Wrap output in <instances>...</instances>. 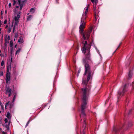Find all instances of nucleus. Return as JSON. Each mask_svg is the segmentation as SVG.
Listing matches in <instances>:
<instances>
[{"mask_svg": "<svg viewBox=\"0 0 134 134\" xmlns=\"http://www.w3.org/2000/svg\"><path fill=\"white\" fill-rule=\"evenodd\" d=\"M82 42L83 44V46L81 50L85 55V58H83L82 60L85 66V71L84 75H87V79L88 80L90 77H92L93 75V73H92L91 67L89 64V62H92L90 53L91 45L90 43H88L86 41H83Z\"/></svg>", "mask_w": 134, "mask_h": 134, "instance_id": "nucleus-1", "label": "nucleus"}, {"mask_svg": "<svg viewBox=\"0 0 134 134\" xmlns=\"http://www.w3.org/2000/svg\"><path fill=\"white\" fill-rule=\"evenodd\" d=\"M88 9V5L85 9V12L82 15V18L81 20V25L80 26V32L82 35V38L84 40L86 39L88 40L90 36V34L91 32L92 29L91 28H90L88 30H86L83 32V31L85 27L86 24V19L87 17V13Z\"/></svg>", "mask_w": 134, "mask_h": 134, "instance_id": "nucleus-2", "label": "nucleus"}, {"mask_svg": "<svg viewBox=\"0 0 134 134\" xmlns=\"http://www.w3.org/2000/svg\"><path fill=\"white\" fill-rule=\"evenodd\" d=\"M87 93H83L82 100V104L81 106V113L80 115V118H81V123H83V127L84 128L83 129L82 132H81V134H85V131L84 129L86 127V120L85 118V113L84 110L86 108V105L87 104L88 96L87 94Z\"/></svg>", "mask_w": 134, "mask_h": 134, "instance_id": "nucleus-3", "label": "nucleus"}, {"mask_svg": "<svg viewBox=\"0 0 134 134\" xmlns=\"http://www.w3.org/2000/svg\"><path fill=\"white\" fill-rule=\"evenodd\" d=\"M91 1L93 4V10L94 13L95 20L96 21L99 17L98 11L96 9V6L98 2V0H91Z\"/></svg>", "mask_w": 134, "mask_h": 134, "instance_id": "nucleus-4", "label": "nucleus"}, {"mask_svg": "<svg viewBox=\"0 0 134 134\" xmlns=\"http://www.w3.org/2000/svg\"><path fill=\"white\" fill-rule=\"evenodd\" d=\"M85 86L86 87L85 88L81 89V90L82 92H87L90 91L91 86L89 85H86Z\"/></svg>", "mask_w": 134, "mask_h": 134, "instance_id": "nucleus-5", "label": "nucleus"}, {"mask_svg": "<svg viewBox=\"0 0 134 134\" xmlns=\"http://www.w3.org/2000/svg\"><path fill=\"white\" fill-rule=\"evenodd\" d=\"M27 0H18L19 5L20 6V9L21 10L24 3L26 2Z\"/></svg>", "mask_w": 134, "mask_h": 134, "instance_id": "nucleus-6", "label": "nucleus"}, {"mask_svg": "<svg viewBox=\"0 0 134 134\" xmlns=\"http://www.w3.org/2000/svg\"><path fill=\"white\" fill-rule=\"evenodd\" d=\"M4 121L5 123L3 125L6 128L7 130H9V127L10 124V121L8 122V120L7 118H5L4 119Z\"/></svg>", "mask_w": 134, "mask_h": 134, "instance_id": "nucleus-7", "label": "nucleus"}, {"mask_svg": "<svg viewBox=\"0 0 134 134\" xmlns=\"http://www.w3.org/2000/svg\"><path fill=\"white\" fill-rule=\"evenodd\" d=\"M13 74L14 77V79L16 80V77L18 74V72L16 70L15 67H14L13 68Z\"/></svg>", "mask_w": 134, "mask_h": 134, "instance_id": "nucleus-8", "label": "nucleus"}, {"mask_svg": "<svg viewBox=\"0 0 134 134\" xmlns=\"http://www.w3.org/2000/svg\"><path fill=\"white\" fill-rule=\"evenodd\" d=\"M11 74H6L5 77V81L6 83L7 84L10 81V79Z\"/></svg>", "mask_w": 134, "mask_h": 134, "instance_id": "nucleus-9", "label": "nucleus"}, {"mask_svg": "<svg viewBox=\"0 0 134 134\" xmlns=\"http://www.w3.org/2000/svg\"><path fill=\"white\" fill-rule=\"evenodd\" d=\"M11 64H12L10 63L7 66L6 74H11L10 72L11 70Z\"/></svg>", "mask_w": 134, "mask_h": 134, "instance_id": "nucleus-10", "label": "nucleus"}, {"mask_svg": "<svg viewBox=\"0 0 134 134\" xmlns=\"http://www.w3.org/2000/svg\"><path fill=\"white\" fill-rule=\"evenodd\" d=\"M21 12H19L17 16H15L14 17L15 21L18 20L20 16Z\"/></svg>", "mask_w": 134, "mask_h": 134, "instance_id": "nucleus-11", "label": "nucleus"}, {"mask_svg": "<svg viewBox=\"0 0 134 134\" xmlns=\"http://www.w3.org/2000/svg\"><path fill=\"white\" fill-rule=\"evenodd\" d=\"M92 77H90V79L88 80L87 79V80H83L82 82V83L85 86H86V85H87L88 82L91 79Z\"/></svg>", "mask_w": 134, "mask_h": 134, "instance_id": "nucleus-12", "label": "nucleus"}, {"mask_svg": "<svg viewBox=\"0 0 134 134\" xmlns=\"http://www.w3.org/2000/svg\"><path fill=\"white\" fill-rule=\"evenodd\" d=\"M9 105L10 107V108H11L12 106V105L11 103V102L9 101L8 102L6 103L5 105V109H7V107H8Z\"/></svg>", "mask_w": 134, "mask_h": 134, "instance_id": "nucleus-13", "label": "nucleus"}, {"mask_svg": "<svg viewBox=\"0 0 134 134\" xmlns=\"http://www.w3.org/2000/svg\"><path fill=\"white\" fill-rule=\"evenodd\" d=\"M13 43L12 41H11L10 42V46L11 47V49H10V53L11 54H12V51H13Z\"/></svg>", "mask_w": 134, "mask_h": 134, "instance_id": "nucleus-14", "label": "nucleus"}, {"mask_svg": "<svg viewBox=\"0 0 134 134\" xmlns=\"http://www.w3.org/2000/svg\"><path fill=\"white\" fill-rule=\"evenodd\" d=\"M12 27H13V24H12V25H10L9 26L8 28L7 29V31L8 33H9L11 32V30L12 28Z\"/></svg>", "mask_w": 134, "mask_h": 134, "instance_id": "nucleus-15", "label": "nucleus"}, {"mask_svg": "<svg viewBox=\"0 0 134 134\" xmlns=\"http://www.w3.org/2000/svg\"><path fill=\"white\" fill-rule=\"evenodd\" d=\"M10 36H8V37L7 36H6L5 38V43H8L9 42V41L10 40Z\"/></svg>", "mask_w": 134, "mask_h": 134, "instance_id": "nucleus-16", "label": "nucleus"}, {"mask_svg": "<svg viewBox=\"0 0 134 134\" xmlns=\"http://www.w3.org/2000/svg\"><path fill=\"white\" fill-rule=\"evenodd\" d=\"M6 117L10 120L11 118V115L10 113L9 112H7Z\"/></svg>", "mask_w": 134, "mask_h": 134, "instance_id": "nucleus-17", "label": "nucleus"}, {"mask_svg": "<svg viewBox=\"0 0 134 134\" xmlns=\"http://www.w3.org/2000/svg\"><path fill=\"white\" fill-rule=\"evenodd\" d=\"M35 10L36 9L35 8H32L30 10V12L31 14H33L35 13Z\"/></svg>", "mask_w": 134, "mask_h": 134, "instance_id": "nucleus-18", "label": "nucleus"}, {"mask_svg": "<svg viewBox=\"0 0 134 134\" xmlns=\"http://www.w3.org/2000/svg\"><path fill=\"white\" fill-rule=\"evenodd\" d=\"M132 76V73L131 70L129 71V74L128 77V79H130Z\"/></svg>", "mask_w": 134, "mask_h": 134, "instance_id": "nucleus-19", "label": "nucleus"}, {"mask_svg": "<svg viewBox=\"0 0 134 134\" xmlns=\"http://www.w3.org/2000/svg\"><path fill=\"white\" fill-rule=\"evenodd\" d=\"M128 85L127 84H125L124 87L123 88V92H125V91H127L126 90V88H127V86Z\"/></svg>", "mask_w": 134, "mask_h": 134, "instance_id": "nucleus-20", "label": "nucleus"}, {"mask_svg": "<svg viewBox=\"0 0 134 134\" xmlns=\"http://www.w3.org/2000/svg\"><path fill=\"white\" fill-rule=\"evenodd\" d=\"M32 17V16L31 15H29L27 18V21L30 20Z\"/></svg>", "mask_w": 134, "mask_h": 134, "instance_id": "nucleus-21", "label": "nucleus"}, {"mask_svg": "<svg viewBox=\"0 0 134 134\" xmlns=\"http://www.w3.org/2000/svg\"><path fill=\"white\" fill-rule=\"evenodd\" d=\"M21 50V48H19L18 49H17L15 53V54L16 55L17 54H19Z\"/></svg>", "mask_w": 134, "mask_h": 134, "instance_id": "nucleus-22", "label": "nucleus"}, {"mask_svg": "<svg viewBox=\"0 0 134 134\" xmlns=\"http://www.w3.org/2000/svg\"><path fill=\"white\" fill-rule=\"evenodd\" d=\"M124 93H118V96L120 97V96H122L124 95Z\"/></svg>", "mask_w": 134, "mask_h": 134, "instance_id": "nucleus-23", "label": "nucleus"}, {"mask_svg": "<svg viewBox=\"0 0 134 134\" xmlns=\"http://www.w3.org/2000/svg\"><path fill=\"white\" fill-rule=\"evenodd\" d=\"M16 96H17L16 94H15L14 95V96L13 98V99L12 103H14V101L15 100V98H16Z\"/></svg>", "mask_w": 134, "mask_h": 134, "instance_id": "nucleus-24", "label": "nucleus"}, {"mask_svg": "<svg viewBox=\"0 0 134 134\" xmlns=\"http://www.w3.org/2000/svg\"><path fill=\"white\" fill-rule=\"evenodd\" d=\"M18 42H20V43H23V39L21 38V37H20L18 40Z\"/></svg>", "mask_w": 134, "mask_h": 134, "instance_id": "nucleus-25", "label": "nucleus"}, {"mask_svg": "<svg viewBox=\"0 0 134 134\" xmlns=\"http://www.w3.org/2000/svg\"><path fill=\"white\" fill-rule=\"evenodd\" d=\"M12 90L11 89L8 88L6 91V92H11Z\"/></svg>", "mask_w": 134, "mask_h": 134, "instance_id": "nucleus-26", "label": "nucleus"}, {"mask_svg": "<svg viewBox=\"0 0 134 134\" xmlns=\"http://www.w3.org/2000/svg\"><path fill=\"white\" fill-rule=\"evenodd\" d=\"M4 64V60H2L1 62V66H3Z\"/></svg>", "mask_w": 134, "mask_h": 134, "instance_id": "nucleus-27", "label": "nucleus"}, {"mask_svg": "<svg viewBox=\"0 0 134 134\" xmlns=\"http://www.w3.org/2000/svg\"><path fill=\"white\" fill-rule=\"evenodd\" d=\"M18 34L17 33H16L15 34V36L14 37L16 39H17V38H18Z\"/></svg>", "mask_w": 134, "mask_h": 134, "instance_id": "nucleus-28", "label": "nucleus"}, {"mask_svg": "<svg viewBox=\"0 0 134 134\" xmlns=\"http://www.w3.org/2000/svg\"><path fill=\"white\" fill-rule=\"evenodd\" d=\"M12 1L13 2V5H15L16 3V2L15 0H12Z\"/></svg>", "mask_w": 134, "mask_h": 134, "instance_id": "nucleus-29", "label": "nucleus"}, {"mask_svg": "<svg viewBox=\"0 0 134 134\" xmlns=\"http://www.w3.org/2000/svg\"><path fill=\"white\" fill-rule=\"evenodd\" d=\"M131 86L132 87V89H133L134 88V82H132Z\"/></svg>", "mask_w": 134, "mask_h": 134, "instance_id": "nucleus-30", "label": "nucleus"}, {"mask_svg": "<svg viewBox=\"0 0 134 134\" xmlns=\"http://www.w3.org/2000/svg\"><path fill=\"white\" fill-rule=\"evenodd\" d=\"M121 43H120L119 44V46H118V48H117V49H116V50L115 51V52H115L120 47V45H121Z\"/></svg>", "mask_w": 134, "mask_h": 134, "instance_id": "nucleus-31", "label": "nucleus"}, {"mask_svg": "<svg viewBox=\"0 0 134 134\" xmlns=\"http://www.w3.org/2000/svg\"><path fill=\"white\" fill-rule=\"evenodd\" d=\"M15 25H14L13 27V32H14L15 31Z\"/></svg>", "mask_w": 134, "mask_h": 134, "instance_id": "nucleus-32", "label": "nucleus"}, {"mask_svg": "<svg viewBox=\"0 0 134 134\" xmlns=\"http://www.w3.org/2000/svg\"><path fill=\"white\" fill-rule=\"evenodd\" d=\"M29 122H30V121L29 120V121H28L27 123H26V125L25 126V127H26L28 125Z\"/></svg>", "mask_w": 134, "mask_h": 134, "instance_id": "nucleus-33", "label": "nucleus"}, {"mask_svg": "<svg viewBox=\"0 0 134 134\" xmlns=\"http://www.w3.org/2000/svg\"><path fill=\"white\" fill-rule=\"evenodd\" d=\"M15 21V25H17L18 24L19 21L18 20Z\"/></svg>", "mask_w": 134, "mask_h": 134, "instance_id": "nucleus-34", "label": "nucleus"}, {"mask_svg": "<svg viewBox=\"0 0 134 134\" xmlns=\"http://www.w3.org/2000/svg\"><path fill=\"white\" fill-rule=\"evenodd\" d=\"M7 22V19H5L4 22V24H6Z\"/></svg>", "mask_w": 134, "mask_h": 134, "instance_id": "nucleus-35", "label": "nucleus"}, {"mask_svg": "<svg viewBox=\"0 0 134 134\" xmlns=\"http://www.w3.org/2000/svg\"><path fill=\"white\" fill-rule=\"evenodd\" d=\"M2 134H7V133L4 131H2Z\"/></svg>", "mask_w": 134, "mask_h": 134, "instance_id": "nucleus-36", "label": "nucleus"}, {"mask_svg": "<svg viewBox=\"0 0 134 134\" xmlns=\"http://www.w3.org/2000/svg\"><path fill=\"white\" fill-rule=\"evenodd\" d=\"M114 131L116 132L117 131V129L115 128H114Z\"/></svg>", "mask_w": 134, "mask_h": 134, "instance_id": "nucleus-37", "label": "nucleus"}, {"mask_svg": "<svg viewBox=\"0 0 134 134\" xmlns=\"http://www.w3.org/2000/svg\"><path fill=\"white\" fill-rule=\"evenodd\" d=\"M11 6V4L10 3L9 4V7H10Z\"/></svg>", "mask_w": 134, "mask_h": 134, "instance_id": "nucleus-38", "label": "nucleus"}, {"mask_svg": "<svg viewBox=\"0 0 134 134\" xmlns=\"http://www.w3.org/2000/svg\"><path fill=\"white\" fill-rule=\"evenodd\" d=\"M11 92H10V93H9V97L10 96V95H11Z\"/></svg>", "mask_w": 134, "mask_h": 134, "instance_id": "nucleus-39", "label": "nucleus"}, {"mask_svg": "<svg viewBox=\"0 0 134 134\" xmlns=\"http://www.w3.org/2000/svg\"><path fill=\"white\" fill-rule=\"evenodd\" d=\"M8 25H7L5 27V29H7L8 28Z\"/></svg>", "mask_w": 134, "mask_h": 134, "instance_id": "nucleus-40", "label": "nucleus"}, {"mask_svg": "<svg viewBox=\"0 0 134 134\" xmlns=\"http://www.w3.org/2000/svg\"><path fill=\"white\" fill-rule=\"evenodd\" d=\"M12 58L11 57V59H10V63L11 64V62H12Z\"/></svg>", "mask_w": 134, "mask_h": 134, "instance_id": "nucleus-41", "label": "nucleus"}, {"mask_svg": "<svg viewBox=\"0 0 134 134\" xmlns=\"http://www.w3.org/2000/svg\"><path fill=\"white\" fill-rule=\"evenodd\" d=\"M1 75V76H2L3 75V72H2L1 73V74H0Z\"/></svg>", "mask_w": 134, "mask_h": 134, "instance_id": "nucleus-42", "label": "nucleus"}, {"mask_svg": "<svg viewBox=\"0 0 134 134\" xmlns=\"http://www.w3.org/2000/svg\"><path fill=\"white\" fill-rule=\"evenodd\" d=\"M0 27H1V20H0Z\"/></svg>", "mask_w": 134, "mask_h": 134, "instance_id": "nucleus-43", "label": "nucleus"}, {"mask_svg": "<svg viewBox=\"0 0 134 134\" xmlns=\"http://www.w3.org/2000/svg\"><path fill=\"white\" fill-rule=\"evenodd\" d=\"M19 6H16V8H19Z\"/></svg>", "mask_w": 134, "mask_h": 134, "instance_id": "nucleus-44", "label": "nucleus"}, {"mask_svg": "<svg viewBox=\"0 0 134 134\" xmlns=\"http://www.w3.org/2000/svg\"><path fill=\"white\" fill-rule=\"evenodd\" d=\"M1 29L0 28V34L1 33Z\"/></svg>", "mask_w": 134, "mask_h": 134, "instance_id": "nucleus-45", "label": "nucleus"}, {"mask_svg": "<svg viewBox=\"0 0 134 134\" xmlns=\"http://www.w3.org/2000/svg\"><path fill=\"white\" fill-rule=\"evenodd\" d=\"M15 39H16L15 38V37H14V41L15 40Z\"/></svg>", "mask_w": 134, "mask_h": 134, "instance_id": "nucleus-46", "label": "nucleus"}, {"mask_svg": "<svg viewBox=\"0 0 134 134\" xmlns=\"http://www.w3.org/2000/svg\"><path fill=\"white\" fill-rule=\"evenodd\" d=\"M17 45H15V48L16 47Z\"/></svg>", "mask_w": 134, "mask_h": 134, "instance_id": "nucleus-47", "label": "nucleus"}, {"mask_svg": "<svg viewBox=\"0 0 134 134\" xmlns=\"http://www.w3.org/2000/svg\"><path fill=\"white\" fill-rule=\"evenodd\" d=\"M5 13H7V10H5Z\"/></svg>", "mask_w": 134, "mask_h": 134, "instance_id": "nucleus-48", "label": "nucleus"}, {"mask_svg": "<svg viewBox=\"0 0 134 134\" xmlns=\"http://www.w3.org/2000/svg\"><path fill=\"white\" fill-rule=\"evenodd\" d=\"M29 13H28V14H27V15H29Z\"/></svg>", "mask_w": 134, "mask_h": 134, "instance_id": "nucleus-49", "label": "nucleus"}, {"mask_svg": "<svg viewBox=\"0 0 134 134\" xmlns=\"http://www.w3.org/2000/svg\"><path fill=\"white\" fill-rule=\"evenodd\" d=\"M1 110H0V113H1Z\"/></svg>", "mask_w": 134, "mask_h": 134, "instance_id": "nucleus-50", "label": "nucleus"}, {"mask_svg": "<svg viewBox=\"0 0 134 134\" xmlns=\"http://www.w3.org/2000/svg\"><path fill=\"white\" fill-rule=\"evenodd\" d=\"M1 51L0 50V53H1Z\"/></svg>", "mask_w": 134, "mask_h": 134, "instance_id": "nucleus-51", "label": "nucleus"}, {"mask_svg": "<svg viewBox=\"0 0 134 134\" xmlns=\"http://www.w3.org/2000/svg\"><path fill=\"white\" fill-rule=\"evenodd\" d=\"M9 24H10V22H9Z\"/></svg>", "mask_w": 134, "mask_h": 134, "instance_id": "nucleus-52", "label": "nucleus"}, {"mask_svg": "<svg viewBox=\"0 0 134 134\" xmlns=\"http://www.w3.org/2000/svg\"><path fill=\"white\" fill-rule=\"evenodd\" d=\"M9 21H10V19H9Z\"/></svg>", "mask_w": 134, "mask_h": 134, "instance_id": "nucleus-53", "label": "nucleus"}, {"mask_svg": "<svg viewBox=\"0 0 134 134\" xmlns=\"http://www.w3.org/2000/svg\"><path fill=\"white\" fill-rule=\"evenodd\" d=\"M1 14H2V13H1Z\"/></svg>", "mask_w": 134, "mask_h": 134, "instance_id": "nucleus-54", "label": "nucleus"}, {"mask_svg": "<svg viewBox=\"0 0 134 134\" xmlns=\"http://www.w3.org/2000/svg\"><path fill=\"white\" fill-rule=\"evenodd\" d=\"M1 54H0V56H1Z\"/></svg>", "mask_w": 134, "mask_h": 134, "instance_id": "nucleus-55", "label": "nucleus"}, {"mask_svg": "<svg viewBox=\"0 0 134 134\" xmlns=\"http://www.w3.org/2000/svg\"><path fill=\"white\" fill-rule=\"evenodd\" d=\"M1 120H0V122H1Z\"/></svg>", "mask_w": 134, "mask_h": 134, "instance_id": "nucleus-56", "label": "nucleus"}]
</instances>
